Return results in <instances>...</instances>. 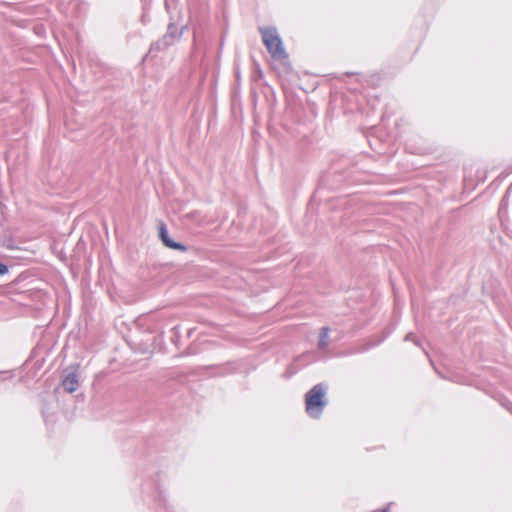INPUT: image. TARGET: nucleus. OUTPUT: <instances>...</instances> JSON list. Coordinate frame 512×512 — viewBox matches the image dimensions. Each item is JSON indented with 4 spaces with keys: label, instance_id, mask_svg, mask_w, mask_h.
<instances>
[{
    "label": "nucleus",
    "instance_id": "nucleus-1",
    "mask_svg": "<svg viewBox=\"0 0 512 512\" xmlns=\"http://www.w3.org/2000/svg\"><path fill=\"white\" fill-rule=\"evenodd\" d=\"M326 405V386L322 383L313 386L305 395V409L311 418H320Z\"/></svg>",
    "mask_w": 512,
    "mask_h": 512
},
{
    "label": "nucleus",
    "instance_id": "nucleus-2",
    "mask_svg": "<svg viewBox=\"0 0 512 512\" xmlns=\"http://www.w3.org/2000/svg\"><path fill=\"white\" fill-rule=\"evenodd\" d=\"M259 31L262 35L263 43L274 59H286L287 53L283 47L282 40L274 27H261Z\"/></svg>",
    "mask_w": 512,
    "mask_h": 512
},
{
    "label": "nucleus",
    "instance_id": "nucleus-3",
    "mask_svg": "<svg viewBox=\"0 0 512 512\" xmlns=\"http://www.w3.org/2000/svg\"><path fill=\"white\" fill-rule=\"evenodd\" d=\"M159 237L164 243V245L168 248L180 250L183 252L187 250L186 246H184L181 243L175 242L169 237L167 228L163 223H161V225L159 226Z\"/></svg>",
    "mask_w": 512,
    "mask_h": 512
},
{
    "label": "nucleus",
    "instance_id": "nucleus-4",
    "mask_svg": "<svg viewBox=\"0 0 512 512\" xmlns=\"http://www.w3.org/2000/svg\"><path fill=\"white\" fill-rule=\"evenodd\" d=\"M62 387L68 393H73L78 389L79 380H78V375L76 374V372H74V371L68 372L64 376V378L62 380Z\"/></svg>",
    "mask_w": 512,
    "mask_h": 512
},
{
    "label": "nucleus",
    "instance_id": "nucleus-5",
    "mask_svg": "<svg viewBox=\"0 0 512 512\" xmlns=\"http://www.w3.org/2000/svg\"><path fill=\"white\" fill-rule=\"evenodd\" d=\"M173 29H175L174 26L170 25L168 27V33L164 36L163 40L152 44L151 47H150V51L149 52H152L154 50H160L162 47L168 45L169 44L168 39L170 37L171 38H175L176 37V35L174 34V30Z\"/></svg>",
    "mask_w": 512,
    "mask_h": 512
},
{
    "label": "nucleus",
    "instance_id": "nucleus-6",
    "mask_svg": "<svg viewBox=\"0 0 512 512\" xmlns=\"http://www.w3.org/2000/svg\"><path fill=\"white\" fill-rule=\"evenodd\" d=\"M330 329L329 327H323L320 332V338L318 347L320 350H325L328 346V336H329Z\"/></svg>",
    "mask_w": 512,
    "mask_h": 512
},
{
    "label": "nucleus",
    "instance_id": "nucleus-7",
    "mask_svg": "<svg viewBox=\"0 0 512 512\" xmlns=\"http://www.w3.org/2000/svg\"><path fill=\"white\" fill-rule=\"evenodd\" d=\"M8 273V267L0 262V275H5Z\"/></svg>",
    "mask_w": 512,
    "mask_h": 512
},
{
    "label": "nucleus",
    "instance_id": "nucleus-8",
    "mask_svg": "<svg viewBox=\"0 0 512 512\" xmlns=\"http://www.w3.org/2000/svg\"><path fill=\"white\" fill-rule=\"evenodd\" d=\"M405 340L406 341H413L415 344H418L417 340L414 337V334H412V333L407 334L406 337H405Z\"/></svg>",
    "mask_w": 512,
    "mask_h": 512
},
{
    "label": "nucleus",
    "instance_id": "nucleus-9",
    "mask_svg": "<svg viewBox=\"0 0 512 512\" xmlns=\"http://www.w3.org/2000/svg\"><path fill=\"white\" fill-rule=\"evenodd\" d=\"M382 512H388L386 509L382 510Z\"/></svg>",
    "mask_w": 512,
    "mask_h": 512
}]
</instances>
